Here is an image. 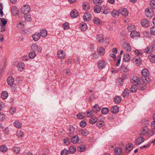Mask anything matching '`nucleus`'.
I'll return each mask as SVG.
<instances>
[{
    "instance_id": "nucleus-39",
    "label": "nucleus",
    "mask_w": 155,
    "mask_h": 155,
    "mask_svg": "<svg viewBox=\"0 0 155 155\" xmlns=\"http://www.w3.org/2000/svg\"><path fill=\"white\" fill-rule=\"evenodd\" d=\"M8 96V93L6 91H3L1 93V97L3 99H6Z\"/></svg>"
},
{
    "instance_id": "nucleus-34",
    "label": "nucleus",
    "mask_w": 155,
    "mask_h": 155,
    "mask_svg": "<svg viewBox=\"0 0 155 155\" xmlns=\"http://www.w3.org/2000/svg\"><path fill=\"white\" fill-rule=\"evenodd\" d=\"M101 7L98 6H95L94 7V11L96 13H98L101 11Z\"/></svg>"
},
{
    "instance_id": "nucleus-43",
    "label": "nucleus",
    "mask_w": 155,
    "mask_h": 155,
    "mask_svg": "<svg viewBox=\"0 0 155 155\" xmlns=\"http://www.w3.org/2000/svg\"><path fill=\"white\" fill-rule=\"evenodd\" d=\"M109 111V109L107 107L103 108L101 109V113L104 114H107Z\"/></svg>"
},
{
    "instance_id": "nucleus-3",
    "label": "nucleus",
    "mask_w": 155,
    "mask_h": 155,
    "mask_svg": "<svg viewBox=\"0 0 155 155\" xmlns=\"http://www.w3.org/2000/svg\"><path fill=\"white\" fill-rule=\"evenodd\" d=\"M57 54L58 58L60 59H64L66 57L65 53L62 50H60L58 51Z\"/></svg>"
},
{
    "instance_id": "nucleus-63",
    "label": "nucleus",
    "mask_w": 155,
    "mask_h": 155,
    "mask_svg": "<svg viewBox=\"0 0 155 155\" xmlns=\"http://www.w3.org/2000/svg\"><path fill=\"white\" fill-rule=\"evenodd\" d=\"M121 67L122 68V71L127 72L128 71V69L127 67H125L124 65H122Z\"/></svg>"
},
{
    "instance_id": "nucleus-55",
    "label": "nucleus",
    "mask_w": 155,
    "mask_h": 155,
    "mask_svg": "<svg viewBox=\"0 0 155 155\" xmlns=\"http://www.w3.org/2000/svg\"><path fill=\"white\" fill-rule=\"evenodd\" d=\"M1 23V26H5L7 23V21L4 18H0Z\"/></svg>"
},
{
    "instance_id": "nucleus-9",
    "label": "nucleus",
    "mask_w": 155,
    "mask_h": 155,
    "mask_svg": "<svg viewBox=\"0 0 155 155\" xmlns=\"http://www.w3.org/2000/svg\"><path fill=\"white\" fill-rule=\"evenodd\" d=\"M78 133L79 134H81L83 136H86L89 134V132L86 129L84 130L79 129L78 130Z\"/></svg>"
},
{
    "instance_id": "nucleus-21",
    "label": "nucleus",
    "mask_w": 155,
    "mask_h": 155,
    "mask_svg": "<svg viewBox=\"0 0 155 155\" xmlns=\"http://www.w3.org/2000/svg\"><path fill=\"white\" fill-rule=\"evenodd\" d=\"M83 9L85 11L88 10L90 8L89 3L87 2H85L83 3Z\"/></svg>"
},
{
    "instance_id": "nucleus-26",
    "label": "nucleus",
    "mask_w": 155,
    "mask_h": 155,
    "mask_svg": "<svg viewBox=\"0 0 155 155\" xmlns=\"http://www.w3.org/2000/svg\"><path fill=\"white\" fill-rule=\"evenodd\" d=\"M133 148V146L132 144L130 143H128L127 145L126 148L125 150V151L126 153H128L129 152L131 151Z\"/></svg>"
},
{
    "instance_id": "nucleus-31",
    "label": "nucleus",
    "mask_w": 155,
    "mask_h": 155,
    "mask_svg": "<svg viewBox=\"0 0 155 155\" xmlns=\"http://www.w3.org/2000/svg\"><path fill=\"white\" fill-rule=\"evenodd\" d=\"M86 150L85 146L84 145L80 146L78 148V150L80 152H82L85 151Z\"/></svg>"
},
{
    "instance_id": "nucleus-10",
    "label": "nucleus",
    "mask_w": 155,
    "mask_h": 155,
    "mask_svg": "<svg viewBox=\"0 0 155 155\" xmlns=\"http://www.w3.org/2000/svg\"><path fill=\"white\" fill-rule=\"evenodd\" d=\"M141 25L143 26L147 27L150 25V22L149 21L146 19L142 20L141 21Z\"/></svg>"
},
{
    "instance_id": "nucleus-42",
    "label": "nucleus",
    "mask_w": 155,
    "mask_h": 155,
    "mask_svg": "<svg viewBox=\"0 0 155 155\" xmlns=\"http://www.w3.org/2000/svg\"><path fill=\"white\" fill-rule=\"evenodd\" d=\"M25 64L23 62L19 63L17 65V67L19 70H23L24 68Z\"/></svg>"
},
{
    "instance_id": "nucleus-18",
    "label": "nucleus",
    "mask_w": 155,
    "mask_h": 155,
    "mask_svg": "<svg viewBox=\"0 0 155 155\" xmlns=\"http://www.w3.org/2000/svg\"><path fill=\"white\" fill-rule=\"evenodd\" d=\"M130 36L131 38H133L136 37H139L140 35L139 32L135 31L134 30L130 33Z\"/></svg>"
},
{
    "instance_id": "nucleus-51",
    "label": "nucleus",
    "mask_w": 155,
    "mask_h": 155,
    "mask_svg": "<svg viewBox=\"0 0 155 155\" xmlns=\"http://www.w3.org/2000/svg\"><path fill=\"white\" fill-rule=\"evenodd\" d=\"M135 53L136 55H137L138 57H140L142 55V52L141 51L136 50L135 51Z\"/></svg>"
},
{
    "instance_id": "nucleus-11",
    "label": "nucleus",
    "mask_w": 155,
    "mask_h": 155,
    "mask_svg": "<svg viewBox=\"0 0 155 155\" xmlns=\"http://www.w3.org/2000/svg\"><path fill=\"white\" fill-rule=\"evenodd\" d=\"M130 81L133 84H135V85L139 84L140 83V79L136 77V78H134V79H131Z\"/></svg>"
},
{
    "instance_id": "nucleus-58",
    "label": "nucleus",
    "mask_w": 155,
    "mask_h": 155,
    "mask_svg": "<svg viewBox=\"0 0 155 155\" xmlns=\"http://www.w3.org/2000/svg\"><path fill=\"white\" fill-rule=\"evenodd\" d=\"M93 21L95 24H98L101 22L100 20L97 18H94Z\"/></svg>"
},
{
    "instance_id": "nucleus-57",
    "label": "nucleus",
    "mask_w": 155,
    "mask_h": 155,
    "mask_svg": "<svg viewBox=\"0 0 155 155\" xmlns=\"http://www.w3.org/2000/svg\"><path fill=\"white\" fill-rule=\"evenodd\" d=\"M7 150V147L4 146H2L0 147V151L5 152Z\"/></svg>"
},
{
    "instance_id": "nucleus-45",
    "label": "nucleus",
    "mask_w": 155,
    "mask_h": 155,
    "mask_svg": "<svg viewBox=\"0 0 155 155\" xmlns=\"http://www.w3.org/2000/svg\"><path fill=\"white\" fill-rule=\"evenodd\" d=\"M139 85L138 87V89H140L141 91H143L146 88V86L145 84H139Z\"/></svg>"
},
{
    "instance_id": "nucleus-23",
    "label": "nucleus",
    "mask_w": 155,
    "mask_h": 155,
    "mask_svg": "<svg viewBox=\"0 0 155 155\" xmlns=\"http://www.w3.org/2000/svg\"><path fill=\"white\" fill-rule=\"evenodd\" d=\"M154 51L151 46L147 47L145 49L144 52L147 53H151Z\"/></svg>"
},
{
    "instance_id": "nucleus-54",
    "label": "nucleus",
    "mask_w": 155,
    "mask_h": 155,
    "mask_svg": "<svg viewBox=\"0 0 155 155\" xmlns=\"http://www.w3.org/2000/svg\"><path fill=\"white\" fill-rule=\"evenodd\" d=\"M17 135L19 137H22L24 136L23 133L21 130L17 131Z\"/></svg>"
},
{
    "instance_id": "nucleus-41",
    "label": "nucleus",
    "mask_w": 155,
    "mask_h": 155,
    "mask_svg": "<svg viewBox=\"0 0 155 155\" xmlns=\"http://www.w3.org/2000/svg\"><path fill=\"white\" fill-rule=\"evenodd\" d=\"M76 150V148L73 146H71L69 148V152L70 153H74Z\"/></svg>"
},
{
    "instance_id": "nucleus-49",
    "label": "nucleus",
    "mask_w": 155,
    "mask_h": 155,
    "mask_svg": "<svg viewBox=\"0 0 155 155\" xmlns=\"http://www.w3.org/2000/svg\"><path fill=\"white\" fill-rule=\"evenodd\" d=\"M62 27L64 30L67 29L69 28V24L67 22H65L62 25Z\"/></svg>"
},
{
    "instance_id": "nucleus-20",
    "label": "nucleus",
    "mask_w": 155,
    "mask_h": 155,
    "mask_svg": "<svg viewBox=\"0 0 155 155\" xmlns=\"http://www.w3.org/2000/svg\"><path fill=\"white\" fill-rule=\"evenodd\" d=\"M133 61L135 62L136 64L138 65H139L141 63L140 57L137 58L136 56L133 59Z\"/></svg>"
},
{
    "instance_id": "nucleus-33",
    "label": "nucleus",
    "mask_w": 155,
    "mask_h": 155,
    "mask_svg": "<svg viewBox=\"0 0 155 155\" xmlns=\"http://www.w3.org/2000/svg\"><path fill=\"white\" fill-rule=\"evenodd\" d=\"M14 126L18 128H20L21 127V124L19 121L17 120L14 123Z\"/></svg>"
},
{
    "instance_id": "nucleus-17",
    "label": "nucleus",
    "mask_w": 155,
    "mask_h": 155,
    "mask_svg": "<svg viewBox=\"0 0 155 155\" xmlns=\"http://www.w3.org/2000/svg\"><path fill=\"white\" fill-rule=\"evenodd\" d=\"M98 53L100 55H103L105 53V50L104 48L102 47H98L97 48Z\"/></svg>"
},
{
    "instance_id": "nucleus-38",
    "label": "nucleus",
    "mask_w": 155,
    "mask_h": 155,
    "mask_svg": "<svg viewBox=\"0 0 155 155\" xmlns=\"http://www.w3.org/2000/svg\"><path fill=\"white\" fill-rule=\"evenodd\" d=\"M137 89L138 87H137V85H133L130 89V91L132 93H135L137 91Z\"/></svg>"
},
{
    "instance_id": "nucleus-8",
    "label": "nucleus",
    "mask_w": 155,
    "mask_h": 155,
    "mask_svg": "<svg viewBox=\"0 0 155 155\" xmlns=\"http://www.w3.org/2000/svg\"><path fill=\"white\" fill-rule=\"evenodd\" d=\"M106 63L105 61L103 60L100 61L98 63V67L100 69H102L105 67Z\"/></svg>"
},
{
    "instance_id": "nucleus-60",
    "label": "nucleus",
    "mask_w": 155,
    "mask_h": 155,
    "mask_svg": "<svg viewBox=\"0 0 155 155\" xmlns=\"http://www.w3.org/2000/svg\"><path fill=\"white\" fill-rule=\"evenodd\" d=\"M150 6L152 8H155V1L151 0L150 3Z\"/></svg>"
},
{
    "instance_id": "nucleus-53",
    "label": "nucleus",
    "mask_w": 155,
    "mask_h": 155,
    "mask_svg": "<svg viewBox=\"0 0 155 155\" xmlns=\"http://www.w3.org/2000/svg\"><path fill=\"white\" fill-rule=\"evenodd\" d=\"M142 81L144 83V84L149 83H150V81L148 78L145 77L142 79Z\"/></svg>"
},
{
    "instance_id": "nucleus-5",
    "label": "nucleus",
    "mask_w": 155,
    "mask_h": 155,
    "mask_svg": "<svg viewBox=\"0 0 155 155\" xmlns=\"http://www.w3.org/2000/svg\"><path fill=\"white\" fill-rule=\"evenodd\" d=\"M118 12L125 16H127L128 14V12L127 10L125 8H122L119 9L118 11Z\"/></svg>"
},
{
    "instance_id": "nucleus-47",
    "label": "nucleus",
    "mask_w": 155,
    "mask_h": 155,
    "mask_svg": "<svg viewBox=\"0 0 155 155\" xmlns=\"http://www.w3.org/2000/svg\"><path fill=\"white\" fill-rule=\"evenodd\" d=\"M16 111V108L14 106L12 107L10 109L9 113L12 114H13Z\"/></svg>"
},
{
    "instance_id": "nucleus-44",
    "label": "nucleus",
    "mask_w": 155,
    "mask_h": 155,
    "mask_svg": "<svg viewBox=\"0 0 155 155\" xmlns=\"http://www.w3.org/2000/svg\"><path fill=\"white\" fill-rule=\"evenodd\" d=\"M97 119L95 117H91L90 119L89 122L91 124H94L97 121Z\"/></svg>"
},
{
    "instance_id": "nucleus-6",
    "label": "nucleus",
    "mask_w": 155,
    "mask_h": 155,
    "mask_svg": "<svg viewBox=\"0 0 155 155\" xmlns=\"http://www.w3.org/2000/svg\"><path fill=\"white\" fill-rule=\"evenodd\" d=\"M91 16L90 14L87 12L85 13L83 16V19L85 21H88L91 20Z\"/></svg>"
},
{
    "instance_id": "nucleus-25",
    "label": "nucleus",
    "mask_w": 155,
    "mask_h": 155,
    "mask_svg": "<svg viewBox=\"0 0 155 155\" xmlns=\"http://www.w3.org/2000/svg\"><path fill=\"white\" fill-rule=\"evenodd\" d=\"M100 110L101 108L100 106L98 104H96L93 106V113L95 112L97 113Z\"/></svg>"
},
{
    "instance_id": "nucleus-14",
    "label": "nucleus",
    "mask_w": 155,
    "mask_h": 155,
    "mask_svg": "<svg viewBox=\"0 0 155 155\" xmlns=\"http://www.w3.org/2000/svg\"><path fill=\"white\" fill-rule=\"evenodd\" d=\"M32 37L33 40L35 41H37L40 38V36L39 35V33L38 32H36L33 35Z\"/></svg>"
},
{
    "instance_id": "nucleus-12",
    "label": "nucleus",
    "mask_w": 155,
    "mask_h": 155,
    "mask_svg": "<svg viewBox=\"0 0 155 155\" xmlns=\"http://www.w3.org/2000/svg\"><path fill=\"white\" fill-rule=\"evenodd\" d=\"M122 151V149L121 147H116L114 150V152L115 155H120Z\"/></svg>"
},
{
    "instance_id": "nucleus-48",
    "label": "nucleus",
    "mask_w": 155,
    "mask_h": 155,
    "mask_svg": "<svg viewBox=\"0 0 155 155\" xmlns=\"http://www.w3.org/2000/svg\"><path fill=\"white\" fill-rule=\"evenodd\" d=\"M123 82V81L120 78H118L117 81V84L119 86L122 85Z\"/></svg>"
},
{
    "instance_id": "nucleus-4",
    "label": "nucleus",
    "mask_w": 155,
    "mask_h": 155,
    "mask_svg": "<svg viewBox=\"0 0 155 155\" xmlns=\"http://www.w3.org/2000/svg\"><path fill=\"white\" fill-rule=\"evenodd\" d=\"M150 10L148 8H147L145 10V15L147 17L151 18L153 16V11L152 9H150Z\"/></svg>"
},
{
    "instance_id": "nucleus-1",
    "label": "nucleus",
    "mask_w": 155,
    "mask_h": 155,
    "mask_svg": "<svg viewBox=\"0 0 155 155\" xmlns=\"http://www.w3.org/2000/svg\"><path fill=\"white\" fill-rule=\"evenodd\" d=\"M30 10V7L28 5L24 6L21 8V12L22 13L25 15L28 14Z\"/></svg>"
},
{
    "instance_id": "nucleus-24",
    "label": "nucleus",
    "mask_w": 155,
    "mask_h": 155,
    "mask_svg": "<svg viewBox=\"0 0 155 155\" xmlns=\"http://www.w3.org/2000/svg\"><path fill=\"white\" fill-rule=\"evenodd\" d=\"M14 82V79L13 78L9 77L7 79V82L9 85H12L13 84Z\"/></svg>"
},
{
    "instance_id": "nucleus-61",
    "label": "nucleus",
    "mask_w": 155,
    "mask_h": 155,
    "mask_svg": "<svg viewBox=\"0 0 155 155\" xmlns=\"http://www.w3.org/2000/svg\"><path fill=\"white\" fill-rule=\"evenodd\" d=\"M93 2L94 4L98 5V4H101L102 2V0H93Z\"/></svg>"
},
{
    "instance_id": "nucleus-29",
    "label": "nucleus",
    "mask_w": 155,
    "mask_h": 155,
    "mask_svg": "<svg viewBox=\"0 0 155 155\" xmlns=\"http://www.w3.org/2000/svg\"><path fill=\"white\" fill-rule=\"evenodd\" d=\"M129 95V91L128 89H125L123 91L122 95L124 97H127Z\"/></svg>"
},
{
    "instance_id": "nucleus-64",
    "label": "nucleus",
    "mask_w": 155,
    "mask_h": 155,
    "mask_svg": "<svg viewBox=\"0 0 155 155\" xmlns=\"http://www.w3.org/2000/svg\"><path fill=\"white\" fill-rule=\"evenodd\" d=\"M150 32L151 34L155 35V27H152L150 28Z\"/></svg>"
},
{
    "instance_id": "nucleus-2",
    "label": "nucleus",
    "mask_w": 155,
    "mask_h": 155,
    "mask_svg": "<svg viewBox=\"0 0 155 155\" xmlns=\"http://www.w3.org/2000/svg\"><path fill=\"white\" fill-rule=\"evenodd\" d=\"M144 141V138L141 135H140L135 140V143L137 145H139Z\"/></svg>"
},
{
    "instance_id": "nucleus-56",
    "label": "nucleus",
    "mask_w": 155,
    "mask_h": 155,
    "mask_svg": "<svg viewBox=\"0 0 155 155\" xmlns=\"http://www.w3.org/2000/svg\"><path fill=\"white\" fill-rule=\"evenodd\" d=\"M87 115L88 117H91L94 115L93 111L89 110L87 111Z\"/></svg>"
},
{
    "instance_id": "nucleus-16",
    "label": "nucleus",
    "mask_w": 155,
    "mask_h": 155,
    "mask_svg": "<svg viewBox=\"0 0 155 155\" xmlns=\"http://www.w3.org/2000/svg\"><path fill=\"white\" fill-rule=\"evenodd\" d=\"M71 16L73 18H76L78 14L77 11L76 9H73L71 13Z\"/></svg>"
},
{
    "instance_id": "nucleus-13",
    "label": "nucleus",
    "mask_w": 155,
    "mask_h": 155,
    "mask_svg": "<svg viewBox=\"0 0 155 155\" xmlns=\"http://www.w3.org/2000/svg\"><path fill=\"white\" fill-rule=\"evenodd\" d=\"M39 33L40 37H45L47 35L48 32L45 29H43L40 30Z\"/></svg>"
},
{
    "instance_id": "nucleus-35",
    "label": "nucleus",
    "mask_w": 155,
    "mask_h": 155,
    "mask_svg": "<svg viewBox=\"0 0 155 155\" xmlns=\"http://www.w3.org/2000/svg\"><path fill=\"white\" fill-rule=\"evenodd\" d=\"M36 56L35 52L34 51H31L29 53V56L31 59L34 58Z\"/></svg>"
},
{
    "instance_id": "nucleus-62",
    "label": "nucleus",
    "mask_w": 155,
    "mask_h": 155,
    "mask_svg": "<svg viewBox=\"0 0 155 155\" xmlns=\"http://www.w3.org/2000/svg\"><path fill=\"white\" fill-rule=\"evenodd\" d=\"M68 152V150L66 149H64L61 150V155H67Z\"/></svg>"
},
{
    "instance_id": "nucleus-59",
    "label": "nucleus",
    "mask_w": 155,
    "mask_h": 155,
    "mask_svg": "<svg viewBox=\"0 0 155 155\" xmlns=\"http://www.w3.org/2000/svg\"><path fill=\"white\" fill-rule=\"evenodd\" d=\"M117 12L116 11H113L111 12V15L114 17H117L119 15Z\"/></svg>"
},
{
    "instance_id": "nucleus-19",
    "label": "nucleus",
    "mask_w": 155,
    "mask_h": 155,
    "mask_svg": "<svg viewBox=\"0 0 155 155\" xmlns=\"http://www.w3.org/2000/svg\"><path fill=\"white\" fill-rule=\"evenodd\" d=\"M12 12L14 15H16L18 14L19 11L16 6H12L11 9Z\"/></svg>"
},
{
    "instance_id": "nucleus-22",
    "label": "nucleus",
    "mask_w": 155,
    "mask_h": 155,
    "mask_svg": "<svg viewBox=\"0 0 155 155\" xmlns=\"http://www.w3.org/2000/svg\"><path fill=\"white\" fill-rule=\"evenodd\" d=\"M119 107L117 106H114L111 109V111L113 114H117L119 111Z\"/></svg>"
},
{
    "instance_id": "nucleus-37",
    "label": "nucleus",
    "mask_w": 155,
    "mask_h": 155,
    "mask_svg": "<svg viewBox=\"0 0 155 155\" xmlns=\"http://www.w3.org/2000/svg\"><path fill=\"white\" fill-rule=\"evenodd\" d=\"M85 114L84 113H80L77 114V117L80 119H82L84 118L85 116Z\"/></svg>"
},
{
    "instance_id": "nucleus-36",
    "label": "nucleus",
    "mask_w": 155,
    "mask_h": 155,
    "mask_svg": "<svg viewBox=\"0 0 155 155\" xmlns=\"http://www.w3.org/2000/svg\"><path fill=\"white\" fill-rule=\"evenodd\" d=\"M114 101L116 104H118L121 101V98L120 96H117L114 98Z\"/></svg>"
},
{
    "instance_id": "nucleus-28",
    "label": "nucleus",
    "mask_w": 155,
    "mask_h": 155,
    "mask_svg": "<svg viewBox=\"0 0 155 155\" xmlns=\"http://www.w3.org/2000/svg\"><path fill=\"white\" fill-rule=\"evenodd\" d=\"M124 48L125 50L128 51H130L131 50V48L130 44L127 43H125L124 44Z\"/></svg>"
},
{
    "instance_id": "nucleus-52",
    "label": "nucleus",
    "mask_w": 155,
    "mask_h": 155,
    "mask_svg": "<svg viewBox=\"0 0 155 155\" xmlns=\"http://www.w3.org/2000/svg\"><path fill=\"white\" fill-rule=\"evenodd\" d=\"M108 40V38L106 37V38H104V37L103 38H102L101 40H99V42L105 43V42H107Z\"/></svg>"
},
{
    "instance_id": "nucleus-27",
    "label": "nucleus",
    "mask_w": 155,
    "mask_h": 155,
    "mask_svg": "<svg viewBox=\"0 0 155 155\" xmlns=\"http://www.w3.org/2000/svg\"><path fill=\"white\" fill-rule=\"evenodd\" d=\"M79 140L78 137L77 136H75L73 137L71 139V141L73 143H75L78 142Z\"/></svg>"
},
{
    "instance_id": "nucleus-46",
    "label": "nucleus",
    "mask_w": 155,
    "mask_h": 155,
    "mask_svg": "<svg viewBox=\"0 0 155 155\" xmlns=\"http://www.w3.org/2000/svg\"><path fill=\"white\" fill-rule=\"evenodd\" d=\"M127 29L130 32H131L134 31L135 29V26L134 25H129L127 27Z\"/></svg>"
},
{
    "instance_id": "nucleus-15",
    "label": "nucleus",
    "mask_w": 155,
    "mask_h": 155,
    "mask_svg": "<svg viewBox=\"0 0 155 155\" xmlns=\"http://www.w3.org/2000/svg\"><path fill=\"white\" fill-rule=\"evenodd\" d=\"M141 74L144 78L147 77L149 75V71L147 69H144L141 71Z\"/></svg>"
},
{
    "instance_id": "nucleus-50",
    "label": "nucleus",
    "mask_w": 155,
    "mask_h": 155,
    "mask_svg": "<svg viewBox=\"0 0 155 155\" xmlns=\"http://www.w3.org/2000/svg\"><path fill=\"white\" fill-rule=\"evenodd\" d=\"M25 21L27 22L30 21L31 20V16L30 15H25Z\"/></svg>"
},
{
    "instance_id": "nucleus-30",
    "label": "nucleus",
    "mask_w": 155,
    "mask_h": 155,
    "mask_svg": "<svg viewBox=\"0 0 155 155\" xmlns=\"http://www.w3.org/2000/svg\"><path fill=\"white\" fill-rule=\"evenodd\" d=\"M80 27L81 30L84 31L87 29V26L86 23L82 22L80 24Z\"/></svg>"
},
{
    "instance_id": "nucleus-7",
    "label": "nucleus",
    "mask_w": 155,
    "mask_h": 155,
    "mask_svg": "<svg viewBox=\"0 0 155 155\" xmlns=\"http://www.w3.org/2000/svg\"><path fill=\"white\" fill-rule=\"evenodd\" d=\"M145 122L146 124H145V125L142 127L141 131V134L143 135H145L148 131V128L147 125L148 124V122Z\"/></svg>"
},
{
    "instance_id": "nucleus-32",
    "label": "nucleus",
    "mask_w": 155,
    "mask_h": 155,
    "mask_svg": "<svg viewBox=\"0 0 155 155\" xmlns=\"http://www.w3.org/2000/svg\"><path fill=\"white\" fill-rule=\"evenodd\" d=\"M124 60L125 62H129L130 60V57L129 54L124 53Z\"/></svg>"
},
{
    "instance_id": "nucleus-40",
    "label": "nucleus",
    "mask_w": 155,
    "mask_h": 155,
    "mask_svg": "<svg viewBox=\"0 0 155 155\" xmlns=\"http://www.w3.org/2000/svg\"><path fill=\"white\" fill-rule=\"evenodd\" d=\"M148 58L150 60L152 63H155V55L151 54L149 56Z\"/></svg>"
}]
</instances>
